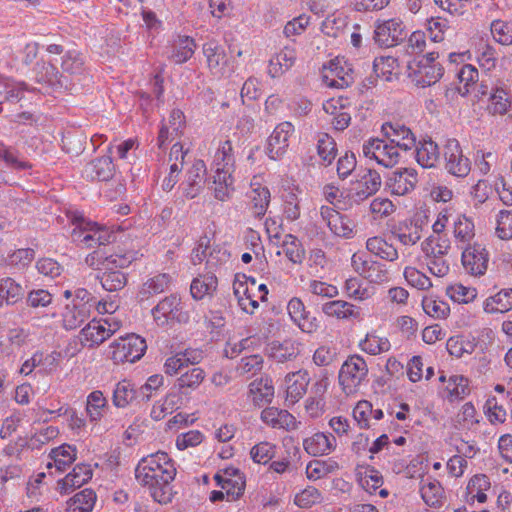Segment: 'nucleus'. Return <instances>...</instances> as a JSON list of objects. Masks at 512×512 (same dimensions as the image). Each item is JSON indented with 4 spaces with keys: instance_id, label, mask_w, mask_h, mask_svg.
Returning <instances> with one entry per match:
<instances>
[{
    "instance_id": "6ab92c4d",
    "label": "nucleus",
    "mask_w": 512,
    "mask_h": 512,
    "mask_svg": "<svg viewBox=\"0 0 512 512\" xmlns=\"http://www.w3.org/2000/svg\"><path fill=\"white\" fill-rule=\"evenodd\" d=\"M206 165L203 160H196L187 171L186 179L181 183L180 189L187 199L197 197L205 183Z\"/></svg>"
},
{
    "instance_id": "20e7f679",
    "label": "nucleus",
    "mask_w": 512,
    "mask_h": 512,
    "mask_svg": "<svg viewBox=\"0 0 512 512\" xmlns=\"http://www.w3.org/2000/svg\"><path fill=\"white\" fill-rule=\"evenodd\" d=\"M73 222L76 227L72 232V239L86 248L106 245L115 238L114 234L107 228L100 227L97 223L89 222L83 217H75Z\"/></svg>"
},
{
    "instance_id": "603ef678",
    "label": "nucleus",
    "mask_w": 512,
    "mask_h": 512,
    "mask_svg": "<svg viewBox=\"0 0 512 512\" xmlns=\"http://www.w3.org/2000/svg\"><path fill=\"white\" fill-rule=\"evenodd\" d=\"M298 353L297 346L291 341L273 342L270 345V357L279 363L296 358Z\"/></svg>"
},
{
    "instance_id": "b1692460",
    "label": "nucleus",
    "mask_w": 512,
    "mask_h": 512,
    "mask_svg": "<svg viewBox=\"0 0 512 512\" xmlns=\"http://www.w3.org/2000/svg\"><path fill=\"white\" fill-rule=\"evenodd\" d=\"M92 477V470L89 465L78 464L72 472L57 482L58 490L61 494H68L76 488L84 485Z\"/></svg>"
},
{
    "instance_id": "4468645a",
    "label": "nucleus",
    "mask_w": 512,
    "mask_h": 512,
    "mask_svg": "<svg viewBox=\"0 0 512 512\" xmlns=\"http://www.w3.org/2000/svg\"><path fill=\"white\" fill-rule=\"evenodd\" d=\"M407 36L404 26L399 19H389L379 23L374 31V40L380 47H393L402 42Z\"/></svg>"
},
{
    "instance_id": "39448f33",
    "label": "nucleus",
    "mask_w": 512,
    "mask_h": 512,
    "mask_svg": "<svg viewBox=\"0 0 512 512\" xmlns=\"http://www.w3.org/2000/svg\"><path fill=\"white\" fill-rule=\"evenodd\" d=\"M368 374L366 361L359 355H352L342 364L339 371V384L346 395L357 391Z\"/></svg>"
},
{
    "instance_id": "aec40b11",
    "label": "nucleus",
    "mask_w": 512,
    "mask_h": 512,
    "mask_svg": "<svg viewBox=\"0 0 512 512\" xmlns=\"http://www.w3.org/2000/svg\"><path fill=\"white\" fill-rule=\"evenodd\" d=\"M260 418L271 428L286 431L296 430L301 424L290 412L276 407H267L262 410Z\"/></svg>"
},
{
    "instance_id": "4c0bfd02",
    "label": "nucleus",
    "mask_w": 512,
    "mask_h": 512,
    "mask_svg": "<svg viewBox=\"0 0 512 512\" xmlns=\"http://www.w3.org/2000/svg\"><path fill=\"white\" fill-rule=\"evenodd\" d=\"M49 457L53 460V464L49 462L47 468L54 465L58 471L63 472L76 460V451L70 445L64 444L52 449Z\"/></svg>"
},
{
    "instance_id": "58836bf2",
    "label": "nucleus",
    "mask_w": 512,
    "mask_h": 512,
    "mask_svg": "<svg viewBox=\"0 0 512 512\" xmlns=\"http://www.w3.org/2000/svg\"><path fill=\"white\" fill-rule=\"evenodd\" d=\"M249 392L252 395L254 404L261 406L272 401L274 387L269 379H256L249 385Z\"/></svg>"
},
{
    "instance_id": "1a4fd4ad",
    "label": "nucleus",
    "mask_w": 512,
    "mask_h": 512,
    "mask_svg": "<svg viewBox=\"0 0 512 512\" xmlns=\"http://www.w3.org/2000/svg\"><path fill=\"white\" fill-rule=\"evenodd\" d=\"M445 169L456 177H466L471 170L470 160L463 154L460 143L456 139H448L443 148Z\"/></svg>"
},
{
    "instance_id": "423d86ee",
    "label": "nucleus",
    "mask_w": 512,
    "mask_h": 512,
    "mask_svg": "<svg viewBox=\"0 0 512 512\" xmlns=\"http://www.w3.org/2000/svg\"><path fill=\"white\" fill-rule=\"evenodd\" d=\"M152 315L159 326L168 324L170 320L187 323L190 318L189 313L183 309L180 297L176 294H171L162 299L152 309Z\"/></svg>"
},
{
    "instance_id": "473e14b6",
    "label": "nucleus",
    "mask_w": 512,
    "mask_h": 512,
    "mask_svg": "<svg viewBox=\"0 0 512 512\" xmlns=\"http://www.w3.org/2000/svg\"><path fill=\"white\" fill-rule=\"evenodd\" d=\"M249 194L250 210L253 216L261 218L265 215L270 203V191L267 187L252 183Z\"/></svg>"
},
{
    "instance_id": "79ce46f5",
    "label": "nucleus",
    "mask_w": 512,
    "mask_h": 512,
    "mask_svg": "<svg viewBox=\"0 0 512 512\" xmlns=\"http://www.w3.org/2000/svg\"><path fill=\"white\" fill-rule=\"evenodd\" d=\"M86 172L100 181H108L113 177L114 165L110 156H102L93 160L87 167Z\"/></svg>"
},
{
    "instance_id": "49530a36",
    "label": "nucleus",
    "mask_w": 512,
    "mask_h": 512,
    "mask_svg": "<svg viewBox=\"0 0 512 512\" xmlns=\"http://www.w3.org/2000/svg\"><path fill=\"white\" fill-rule=\"evenodd\" d=\"M213 183L215 185L214 196L216 199L220 201L230 199L234 191L232 174H229L227 171L215 173Z\"/></svg>"
},
{
    "instance_id": "09e8293b",
    "label": "nucleus",
    "mask_w": 512,
    "mask_h": 512,
    "mask_svg": "<svg viewBox=\"0 0 512 512\" xmlns=\"http://www.w3.org/2000/svg\"><path fill=\"white\" fill-rule=\"evenodd\" d=\"M453 234L457 242L463 245L469 244L475 236L473 221L465 215L458 216L454 222Z\"/></svg>"
},
{
    "instance_id": "c9c22d12",
    "label": "nucleus",
    "mask_w": 512,
    "mask_h": 512,
    "mask_svg": "<svg viewBox=\"0 0 512 512\" xmlns=\"http://www.w3.org/2000/svg\"><path fill=\"white\" fill-rule=\"evenodd\" d=\"M195 47L194 39L188 36H179L171 47L169 58L176 64L185 63L193 56Z\"/></svg>"
},
{
    "instance_id": "a211bd4d",
    "label": "nucleus",
    "mask_w": 512,
    "mask_h": 512,
    "mask_svg": "<svg viewBox=\"0 0 512 512\" xmlns=\"http://www.w3.org/2000/svg\"><path fill=\"white\" fill-rule=\"evenodd\" d=\"M418 182L417 171L413 168H401L393 171L386 181L390 191L403 196L413 191Z\"/></svg>"
},
{
    "instance_id": "0eeeda50",
    "label": "nucleus",
    "mask_w": 512,
    "mask_h": 512,
    "mask_svg": "<svg viewBox=\"0 0 512 512\" xmlns=\"http://www.w3.org/2000/svg\"><path fill=\"white\" fill-rule=\"evenodd\" d=\"M351 266L356 273L370 283L383 284L389 281V271L386 265L363 253L352 255Z\"/></svg>"
},
{
    "instance_id": "f257e3e1",
    "label": "nucleus",
    "mask_w": 512,
    "mask_h": 512,
    "mask_svg": "<svg viewBox=\"0 0 512 512\" xmlns=\"http://www.w3.org/2000/svg\"><path fill=\"white\" fill-rule=\"evenodd\" d=\"M176 468L166 452L158 451L147 455L135 468V478L142 486L148 487L153 499L169 503L172 499L171 482L175 479Z\"/></svg>"
},
{
    "instance_id": "4be33fe9",
    "label": "nucleus",
    "mask_w": 512,
    "mask_h": 512,
    "mask_svg": "<svg viewBox=\"0 0 512 512\" xmlns=\"http://www.w3.org/2000/svg\"><path fill=\"white\" fill-rule=\"evenodd\" d=\"M380 174L369 169L359 180H357L353 188L352 199L357 202H363L370 196L376 194L381 187Z\"/></svg>"
},
{
    "instance_id": "c756f323",
    "label": "nucleus",
    "mask_w": 512,
    "mask_h": 512,
    "mask_svg": "<svg viewBox=\"0 0 512 512\" xmlns=\"http://www.w3.org/2000/svg\"><path fill=\"white\" fill-rule=\"evenodd\" d=\"M286 396L291 403L297 402L306 393L310 378L307 371L299 370L286 376Z\"/></svg>"
},
{
    "instance_id": "e433bc0d",
    "label": "nucleus",
    "mask_w": 512,
    "mask_h": 512,
    "mask_svg": "<svg viewBox=\"0 0 512 512\" xmlns=\"http://www.w3.org/2000/svg\"><path fill=\"white\" fill-rule=\"evenodd\" d=\"M218 285L217 277L211 273L200 275L195 278L190 286V293L196 300L203 299L206 295H211Z\"/></svg>"
},
{
    "instance_id": "c03bdc74",
    "label": "nucleus",
    "mask_w": 512,
    "mask_h": 512,
    "mask_svg": "<svg viewBox=\"0 0 512 512\" xmlns=\"http://www.w3.org/2000/svg\"><path fill=\"white\" fill-rule=\"evenodd\" d=\"M421 232L422 228L420 225L412 222H403L395 227L392 234L403 245H414L421 239Z\"/></svg>"
},
{
    "instance_id": "864d4df0",
    "label": "nucleus",
    "mask_w": 512,
    "mask_h": 512,
    "mask_svg": "<svg viewBox=\"0 0 512 512\" xmlns=\"http://www.w3.org/2000/svg\"><path fill=\"white\" fill-rule=\"evenodd\" d=\"M84 58L76 50H70L62 58L61 68L69 75H80L84 71Z\"/></svg>"
},
{
    "instance_id": "de8ad7c7",
    "label": "nucleus",
    "mask_w": 512,
    "mask_h": 512,
    "mask_svg": "<svg viewBox=\"0 0 512 512\" xmlns=\"http://www.w3.org/2000/svg\"><path fill=\"white\" fill-rule=\"evenodd\" d=\"M421 495L425 503L429 506L441 505L444 490L439 481L436 479L422 480L420 488Z\"/></svg>"
},
{
    "instance_id": "412c9836",
    "label": "nucleus",
    "mask_w": 512,
    "mask_h": 512,
    "mask_svg": "<svg viewBox=\"0 0 512 512\" xmlns=\"http://www.w3.org/2000/svg\"><path fill=\"white\" fill-rule=\"evenodd\" d=\"M58 357L59 354L55 352L50 354L36 352L22 364L20 372L29 375L34 369L38 368L37 372L42 375L51 374L57 370L59 364Z\"/></svg>"
},
{
    "instance_id": "37998d69",
    "label": "nucleus",
    "mask_w": 512,
    "mask_h": 512,
    "mask_svg": "<svg viewBox=\"0 0 512 512\" xmlns=\"http://www.w3.org/2000/svg\"><path fill=\"white\" fill-rule=\"evenodd\" d=\"M215 173L227 171L232 174L234 169V156L232 153V144L229 140L224 141L218 147L215 156Z\"/></svg>"
},
{
    "instance_id": "393cba45",
    "label": "nucleus",
    "mask_w": 512,
    "mask_h": 512,
    "mask_svg": "<svg viewBox=\"0 0 512 512\" xmlns=\"http://www.w3.org/2000/svg\"><path fill=\"white\" fill-rule=\"evenodd\" d=\"M322 312L337 320L360 319L361 309L344 300H332L322 305Z\"/></svg>"
},
{
    "instance_id": "774afa93",
    "label": "nucleus",
    "mask_w": 512,
    "mask_h": 512,
    "mask_svg": "<svg viewBox=\"0 0 512 512\" xmlns=\"http://www.w3.org/2000/svg\"><path fill=\"white\" fill-rule=\"evenodd\" d=\"M496 235L501 240L512 239V212L501 210L497 215Z\"/></svg>"
},
{
    "instance_id": "ddd939ff",
    "label": "nucleus",
    "mask_w": 512,
    "mask_h": 512,
    "mask_svg": "<svg viewBox=\"0 0 512 512\" xmlns=\"http://www.w3.org/2000/svg\"><path fill=\"white\" fill-rule=\"evenodd\" d=\"M118 328V323H111L108 319H93L81 330V343H88L90 347L99 346L111 337Z\"/></svg>"
},
{
    "instance_id": "3c124183",
    "label": "nucleus",
    "mask_w": 512,
    "mask_h": 512,
    "mask_svg": "<svg viewBox=\"0 0 512 512\" xmlns=\"http://www.w3.org/2000/svg\"><path fill=\"white\" fill-rule=\"evenodd\" d=\"M24 296V289L12 278H3L0 280V298L7 304H15Z\"/></svg>"
},
{
    "instance_id": "f8f14e48",
    "label": "nucleus",
    "mask_w": 512,
    "mask_h": 512,
    "mask_svg": "<svg viewBox=\"0 0 512 512\" xmlns=\"http://www.w3.org/2000/svg\"><path fill=\"white\" fill-rule=\"evenodd\" d=\"M354 81V71L351 65L340 58L332 60L323 74V82L331 88H347Z\"/></svg>"
},
{
    "instance_id": "13d9d810",
    "label": "nucleus",
    "mask_w": 512,
    "mask_h": 512,
    "mask_svg": "<svg viewBox=\"0 0 512 512\" xmlns=\"http://www.w3.org/2000/svg\"><path fill=\"white\" fill-rule=\"evenodd\" d=\"M170 283V275L166 273L158 274L144 283L141 294L146 297L160 294L168 289Z\"/></svg>"
},
{
    "instance_id": "680f3d73",
    "label": "nucleus",
    "mask_w": 512,
    "mask_h": 512,
    "mask_svg": "<svg viewBox=\"0 0 512 512\" xmlns=\"http://www.w3.org/2000/svg\"><path fill=\"white\" fill-rule=\"evenodd\" d=\"M107 400L99 390L91 392L87 397V413L92 421L100 419L102 409L106 406Z\"/></svg>"
},
{
    "instance_id": "052dcab7",
    "label": "nucleus",
    "mask_w": 512,
    "mask_h": 512,
    "mask_svg": "<svg viewBox=\"0 0 512 512\" xmlns=\"http://www.w3.org/2000/svg\"><path fill=\"white\" fill-rule=\"evenodd\" d=\"M423 250L426 251L428 256L427 265L429 271L437 277L446 276L449 273L450 267L443 256L436 255L435 248H432L430 252L427 247H423Z\"/></svg>"
},
{
    "instance_id": "7c9ffc66",
    "label": "nucleus",
    "mask_w": 512,
    "mask_h": 512,
    "mask_svg": "<svg viewBox=\"0 0 512 512\" xmlns=\"http://www.w3.org/2000/svg\"><path fill=\"white\" fill-rule=\"evenodd\" d=\"M288 313L293 320L304 332L311 333L317 329L315 318L309 320L308 312L300 298H292L287 305Z\"/></svg>"
},
{
    "instance_id": "ea45409f",
    "label": "nucleus",
    "mask_w": 512,
    "mask_h": 512,
    "mask_svg": "<svg viewBox=\"0 0 512 512\" xmlns=\"http://www.w3.org/2000/svg\"><path fill=\"white\" fill-rule=\"evenodd\" d=\"M95 502V492L91 489H84L68 500L66 512H91Z\"/></svg>"
},
{
    "instance_id": "338daca9",
    "label": "nucleus",
    "mask_w": 512,
    "mask_h": 512,
    "mask_svg": "<svg viewBox=\"0 0 512 512\" xmlns=\"http://www.w3.org/2000/svg\"><path fill=\"white\" fill-rule=\"evenodd\" d=\"M491 33L498 43L502 45L512 44V23L495 20L491 24Z\"/></svg>"
},
{
    "instance_id": "f03ea898",
    "label": "nucleus",
    "mask_w": 512,
    "mask_h": 512,
    "mask_svg": "<svg viewBox=\"0 0 512 512\" xmlns=\"http://www.w3.org/2000/svg\"><path fill=\"white\" fill-rule=\"evenodd\" d=\"M133 261V253L111 254L99 262L96 278L106 291H119L127 284V276L122 270Z\"/></svg>"
},
{
    "instance_id": "72a5a7b5",
    "label": "nucleus",
    "mask_w": 512,
    "mask_h": 512,
    "mask_svg": "<svg viewBox=\"0 0 512 512\" xmlns=\"http://www.w3.org/2000/svg\"><path fill=\"white\" fill-rule=\"evenodd\" d=\"M486 313H505L512 309V288L502 289L488 297L483 304Z\"/></svg>"
},
{
    "instance_id": "2f4dec72",
    "label": "nucleus",
    "mask_w": 512,
    "mask_h": 512,
    "mask_svg": "<svg viewBox=\"0 0 512 512\" xmlns=\"http://www.w3.org/2000/svg\"><path fill=\"white\" fill-rule=\"evenodd\" d=\"M415 158L423 168L435 167L440 158L439 147L431 139L420 141L415 145Z\"/></svg>"
},
{
    "instance_id": "2eb2a0df",
    "label": "nucleus",
    "mask_w": 512,
    "mask_h": 512,
    "mask_svg": "<svg viewBox=\"0 0 512 512\" xmlns=\"http://www.w3.org/2000/svg\"><path fill=\"white\" fill-rule=\"evenodd\" d=\"M294 132L291 122L285 121L278 124L267 141L266 153L272 160H278L286 153L289 146V138Z\"/></svg>"
},
{
    "instance_id": "dca6fc26",
    "label": "nucleus",
    "mask_w": 512,
    "mask_h": 512,
    "mask_svg": "<svg viewBox=\"0 0 512 512\" xmlns=\"http://www.w3.org/2000/svg\"><path fill=\"white\" fill-rule=\"evenodd\" d=\"M381 131L397 149L411 150L416 145V137L409 127L400 122H386Z\"/></svg>"
},
{
    "instance_id": "bb28decb",
    "label": "nucleus",
    "mask_w": 512,
    "mask_h": 512,
    "mask_svg": "<svg viewBox=\"0 0 512 512\" xmlns=\"http://www.w3.org/2000/svg\"><path fill=\"white\" fill-rule=\"evenodd\" d=\"M93 305L68 304L62 314L63 327L66 330H74L84 324L91 316Z\"/></svg>"
},
{
    "instance_id": "e2e57ef3",
    "label": "nucleus",
    "mask_w": 512,
    "mask_h": 512,
    "mask_svg": "<svg viewBox=\"0 0 512 512\" xmlns=\"http://www.w3.org/2000/svg\"><path fill=\"white\" fill-rule=\"evenodd\" d=\"M422 308L427 315L436 319H444L450 312L447 303L428 297L422 300Z\"/></svg>"
},
{
    "instance_id": "0e129e2a",
    "label": "nucleus",
    "mask_w": 512,
    "mask_h": 512,
    "mask_svg": "<svg viewBox=\"0 0 512 512\" xmlns=\"http://www.w3.org/2000/svg\"><path fill=\"white\" fill-rule=\"evenodd\" d=\"M345 292L349 298L364 301L369 299L372 294L367 287H362V281L357 277H351L345 281Z\"/></svg>"
},
{
    "instance_id": "a19ab883",
    "label": "nucleus",
    "mask_w": 512,
    "mask_h": 512,
    "mask_svg": "<svg viewBox=\"0 0 512 512\" xmlns=\"http://www.w3.org/2000/svg\"><path fill=\"white\" fill-rule=\"evenodd\" d=\"M138 397L140 395L134 384L128 380H122L117 383L113 391V404L118 408H125Z\"/></svg>"
},
{
    "instance_id": "6e6d98bb",
    "label": "nucleus",
    "mask_w": 512,
    "mask_h": 512,
    "mask_svg": "<svg viewBox=\"0 0 512 512\" xmlns=\"http://www.w3.org/2000/svg\"><path fill=\"white\" fill-rule=\"evenodd\" d=\"M323 500L324 497L320 490L308 486L295 495L294 503L300 508H311L314 505L321 504Z\"/></svg>"
},
{
    "instance_id": "69168bd1",
    "label": "nucleus",
    "mask_w": 512,
    "mask_h": 512,
    "mask_svg": "<svg viewBox=\"0 0 512 512\" xmlns=\"http://www.w3.org/2000/svg\"><path fill=\"white\" fill-rule=\"evenodd\" d=\"M447 293L450 298L458 303H470L477 297V290L472 287H466L462 284L451 285L447 289Z\"/></svg>"
},
{
    "instance_id": "f704fd0d",
    "label": "nucleus",
    "mask_w": 512,
    "mask_h": 512,
    "mask_svg": "<svg viewBox=\"0 0 512 512\" xmlns=\"http://www.w3.org/2000/svg\"><path fill=\"white\" fill-rule=\"evenodd\" d=\"M366 248L370 253L389 262H394L399 257L398 251L393 244L388 243L379 236L368 238Z\"/></svg>"
},
{
    "instance_id": "4d7b16f0",
    "label": "nucleus",
    "mask_w": 512,
    "mask_h": 512,
    "mask_svg": "<svg viewBox=\"0 0 512 512\" xmlns=\"http://www.w3.org/2000/svg\"><path fill=\"white\" fill-rule=\"evenodd\" d=\"M317 152L325 165H330L337 152L334 139L326 133L321 134L317 141Z\"/></svg>"
},
{
    "instance_id": "5fc2aeb1",
    "label": "nucleus",
    "mask_w": 512,
    "mask_h": 512,
    "mask_svg": "<svg viewBox=\"0 0 512 512\" xmlns=\"http://www.w3.org/2000/svg\"><path fill=\"white\" fill-rule=\"evenodd\" d=\"M277 447L275 444L263 441L254 445L250 450V456L255 463L268 464L276 454Z\"/></svg>"
},
{
    "instance_id": "cd10ccee",
    "label": "nucleus",
    "mask_w": 512,
    "mask_h": 512,
    "mask_svg": "<svg viewBox=\"0 0 512 512\" xmlns=\"http://www.w3.org/2000/svg\"><path fill=\"white\" fill-rule=\"evenodd\" d=\"M336 446V439L332 434L323 432L315 433L313 436L304 439L303 447L305 451L313 456L325 455L330 453Z\"/></svg>"
},
{
    "instance_id": "9b49d317",
    "label": "nucleus",
    "mask_w": 512,
    "mask_h": 512,
    "mask_svg": "<svg viewBox=\"0 0 512 512\" xmlns=\"http://www.w3.org/2000/svg\"><path fill=\"white\" fill-rule=\"evenodd\" d=\"M34 72L36 82L48 93L61 92L69 87L67 77L61 75L57 67L50 62H37Z\"/></svg>"
},
{
    "instance_id": "8fccbe9b",
    "label": "nucleus",
    "mask_w": 512,
    "mask_h": 512,
    "mask_svg": "<svg viewBox=\"0 0 512 512\" xmlns=\"http://www.w3.org/2000/svg\"><path fill=\"white\" fill-rule=\"evenodd\" d=\"M200 355L197 353H179L169 357L164 364V371L168 375H174L181 371V369L188 364H195L199 362Z\"/></svg>"
},
{
    "instance_id": "5701e85b",
    "label": "nucleus",
    "mask_w": 512,
    "mask_h": 512,
    "mask_svg": "<svg viewBox=\"0 0 512 512\" xmlns=\"http://www.w3.org/2000/svg\"><path fill=\"white\" fill-rule=\"evenodd\" d=\"M320 215L331 232L337 236L349 237L352 233L351 221L349 218L330 206H322Z\"/></svg>"
},
{
    "instance_id": "bf43d9fd",
    "label": "nucleus",
    "mask_w": 512,
    "mask_h": 512,
    "mask_svg": "<svg viewBox=\"0 0 512 512\" xmlns=\"http://www.w3.org/2000/svg\"><path fill=\"white\" fill-rule=\"evenodd\" d=\"M282 248L283 253L294 264H300L303 261L305 251L301 247V244L299 243L298 239L295 236L291 234L286 235L283 241Z\"/></svg>"
},
{
    "instance_id": "c85d7f7f",
    "label": "nucleus",
    "mask_w": 512,
    "mask_h": 512,
    "mask_svg": "<svg viewBox=\"0 0 512 512\" xmlns=\"http://www.w3.org/2000/svg\"><path fill=\"white\" fill-rule=\"evenodd\" d=\"M203 53L209 69L214 74H223L227 64V55L224 48L217 41L211 40L203 45Z\"/></svg>"
},
{
    "instance_id": "a878e982",
    "label": "nucleus",
    "mask_w": 512,
    "mask_h": 512,
    "mask_svg": "<svg viewBox=\"0 0 512 512\" xmlns=\"http://www.w3.org/2000/svg\"><path fill=\"white\" fill-rule=\"evenodd\" d=\"M296 58L295 48L285 46L269 60L268 74L272 78L282 76L295 64Z\"/></svg>"
},
{
    "instance_id": "6e6552de",
    "label": "nucleus",
    "mask_w": 512,
    "mask_h": 512,
    "mask_svg": "<svg viewBox=\"0 0 512 512\" xmlns=\"http://www.w3.org/2000/svg\"><path fill=\"white\" fill-rule=\"evenodd\" d=\"M363 153L365 157L375 160L378 164L391 168L395 166L400 159L397 146L388 144L379 138H371L363 144Z\"/></svg>"
},
{
    "instance_id": "f3484780",
    "label": "nucleus",
    "mask_w": 512,
    "mask_h": 512,
    "mask_svg": "<svg viewBox=\"0 0 512 512\" xmlns=\"http://www.w3.org/2000/svg\"><path fill=\"white\" fill-rule=\"evenodd\" d=\"M488 261V252L480 244L469 245L462 252L463 267L471 275H483L487 270Z\"/></svg>"
},
{
    "instance_id": "7ed1b4c3",
    "label": "nucleus",
    "mask_w": 512,
    "mask_h": 512,
    "mask_svg": "<svg viewBox=\"0 0 512 512\" xmlns=\"http://www.w3.org/2000/svg\"><path fill=\"white\" fill-rule=\"evenodd\" d=\"M147 349L144 338L134 333L119 337L109 346V357L114 363H134L142 358Z\"/></svg>"
},
{
    "instance_id": "a18cd8bd",
    "label": "nucleus",
    "mask_w": 512,
    "mask_h": 512,
    "mask_svg": "<svg viewBox=\"0 0 512 512\" xmlns=\"http://www.w3.org/2000/svg\"><path fill=\"white\" fill-rule=\"evenodd\" d=\"M491 90L489 111L499 115L507 113L511 106L509 92L502 87H491Z\"/></svg>"
},
{
    "instance_id": "9d476101",
    "label": "nucleus",
    "mask_w": 512,
    "mask_h": 512,
    "mask_svg": "<svg viewBox=\"0 0 512 512\" xmlns=\"http://www.w3.org/2000/svg\"><path fill=\"white\" fill-rule=\"evenodd\" d=\"M407 73L416 86L424 88L440 80L443 76V67L440 64H429L426 59H420L409 62Z\"/></svg>"
}]
</instances>
